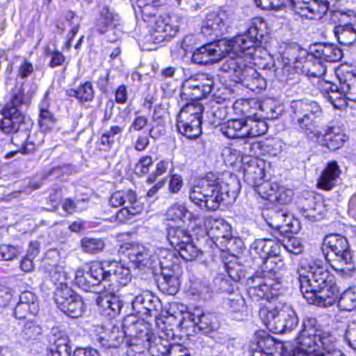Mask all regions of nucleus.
<instances>
[{"label": "nucleus", "instance_id": "nucleus-16", "mask_svg": "<svg viewBox=\"0 0 356 356\" xmlns=\"http://www.w3.org/2000/svg\"><path fill=\"white\" fill-rule=\"evenodd\" d=\"M266 163L264 160L248 157L243 161V171L245 182L253 187L259 186L265 178Z\"/></svg>", "mask_w": 356, "mask_h": 356}, {"label": "nucleus", "instance_id": "nucleus-49", "mask_svg": "<svg viewBox=\"0 0 356 356\" xmlns=\"http://www.w3.org/2000/svg\"><path fill=\"white\" fill-rule=\"evenodd\" d=\"M338 307L342 311H352L356 308V293L349 289L343 292L338 300Z\"/></svg>", "mask_w": 356, "mask_h": 356}, {"label": "nucleus", "instance_id": "nucleus-41", "mask_svg": "<svg viewBox=\"0 0 356 356\" xmlns=\"http://www.w3.org/2000/svg\"><path fill=\"white\" fill-rule=\"evenodd\" d=\"M97 283L101 285L102 282H106L111 278V269L105 270L104 264L100 262H93L90 264L88 270Z\"/></svg>", "mask_w": 356, "mask_h": 356}, {"label": "nucleus", "instance_id": "nucleus-56", "mask_svg": "<svg viewBox=\"0 0 356 356\" xmlns=\"http://www.w3.org/2000/svg\"><path fill=\"white\" fill-rule=\"evenodd\" d=\"M139 321H143L134 315H129L125 317L121 323L122 328L124 329L127 337H132L136 336V330L139 325Z\"/></svg>", "mask_w": 356, "mask_h": 356}, {"label": "nucleus", "instance_id": "nucleus-57", "mask_svg": "<svg viewBox=\"0 0 356 356\" xmlns=\"http://www.w3.org/2000/svg\"><path fill=\"white\" fill-rule=\"evenodd\" d=\"M160 282L159 287L165 293L169 295H175L178 291L179 280L175 276H164Z\"/></svg>", "mask_w": 356, "mask_h": 356}, {"label": "nucleus", "instance_id": "nucleus-39", "mask_svg": "<svg viewBox=\"0 0 356 356\" xmlns=\"http://www.w3.org/2000/svg\"><path fill=\"white\" fill-rule=\"evenodd\" d=\"M70 97H74L81 102H90L93 99L95 92L90 82H86L79 86L76 88L68 91Z\"/></svg>", "mask_w": 356, "mask_h": 356}, {"label": "nucleus", "instance_id": "nucleus-58", "mask_svg": "<svg viewBox=\"0 0 356 356\" xmlns=\"http://www.w3.org/2000/svg\"><path fill=\"white\" fill-rule=\"evenodd\" d=\"M286 269V266L283 260L277 257L267 259L263 266L264 271L273 273V275L284 271Z\"/></svg>", "mask_w": 356, "mask_h": 356}, {"label": "nucleus", "instance_id": "nucleus-17", "mask_svg": "<svg viewBox=\"0 0 356 356\" xmlns=\"http://www.w3.org/2000/svg\"><path fill=\"white\" fill-rule=\"evenodd\" d=\"M341 15L349 17L350 22L334 27V33L338 42L341 44L350 47L356 44V29L353 22H356V13L353 10H342Z\"/></svg>", "mask_w": 356, "mask_h": 356}, {"label": "nucleus", "instance_id": "nucleus-53", "mask_svg": "<svg viewBox=\"0 0 356 356\" xmlns=\"http://www.w3.org/2000/svg\"><path fill=\"white\" fill-rule=\"evenodd\" d=\"M191 289L193 295L207 300L211 298L212 290L209 284L204 281L195 280L191 285Z\"/></svg>", "mask_w": 356, "mask_h": 356}, {"label": "nucleus", "instance_id": "nucleus-35", "mask_svg": "<svg viewBox=\"0 0 356 356\" xmlns=\"http://www.w3.org/2000/svg\"><path fill=\"white\" fill-rule=\"evenodd\" d=\"M75 282L76 285L86 291H94L95 293L96 288L100 286L88 271H84L83 269H78L75 273Z\"/></svg>", "mask_w": 356, "mask_h": 356}, {"label": "nucleus", "instance_id": "nucleus-5", "mask_svg": "<svg viewBox=\"0 0 356 356\" xmlns=\"http://www.w3.org/2000/svg\"><path fill=\"white\" fill-rule=\"evenodd\" d=\"M322 251L325 259L336 271L345 278L355 270L352 253L346 238L339 234H329L324 238Z\"/></svg>", "mask_w": 356, "mask_h": 356}, {"label": "nucleus", "instance_id": "nucleus-37", "mask_svg": "<svg viewBox=\"0 0 356 356\" xmlns=\"http://www.w3.org/2000/svg\"><path fill=\"white\" fill-rule=\"evenodd\" d=\"M271 241L270 238H259L251 245V253L259 255L264 264L267 259H270Z\"/></svg>", "mask_w": 356, "mask_h": 356}, {"label": "nucleus", "instance_id": "nucleus-28", "mask_svg": "<svg viewBox=\"0 0 356 356\" xmlns=\"http://www.w3.org/2000/svg\"><path fill=\"white\" fill-rule=\"evenodd\" d=\"M245 120V138L261 136L268 131L266 122L256 114L248 116Z\"/></svg>", "mask_w": 356, "mask_h": 356}, {"label": "nucleus", "instance_id": "nucleus-33", "mask_svg": "<svg viewBox=\"0 0 356 356\" xmlns=\"http://www.w3.org/2000/svg\"><path fill=\"white\" fill-rule=\"evenodd\" d=\"M49 102L44 98L40 104L39 124L40 129L47 131L51 129L56 122L54 115L49 110Z\"/></svg>", "mask_w": 356, "mask_h": 356}, {"label": "nucleus", "instance_id": "nucleus-18", "mask_svg": "<svg viewBox=\"0 0 356 356\" xmlns=\"http://www.w3.org/2000/svg\"><path fill=\"white\" fill-rule=\"evenodd\" d=\"M170 19L158 18L152 29L150 37L154 43H161L175 36L178 31V26L172 25Z\"/></svg>", "mask_w": 356, "mask_h": 356}, {"label": "nucleus", "instance_id": "nucleus-6", "mask_svg": "<svg viewBox=\"0 0 356 356\" xmlns=\"http://www.w3.org/2000/svg\"><path fill=\"white\" fill-rule=\"evenodd\" d=\"M259 316L266 327L275 333L292 331L298 325L297 315L291 305L278 301L274 307H264Z\"/></svg>", "mask_w": 356, "mask_h": 356}, {"label": "nucleus", "instance_id": "nucleus-44", "mask_svg": "<svg viewBox=\"0 0 356 356\" xmlns=\"http://www.w3.org/2000/svg\"><path fill=\"white\" fill-rule=\"evenodd\" d=\"M324 208L321 202H317L312 199L309 206L302 208V215L309 220H319L324 213Z\"/></svg>", "mask_w": 356, "mask_h": 356}, {"label": "nucleus", "instance_id": "nucleus-43", "mask_svg": "<svg viewBox=\"0 0 356 356\" xmlns=\"http://www.w3.org/2000/svg\"><path fill=\"white\" fill-rule=\"evenodd\" d=\"M337 75L343 92L347 91L355 83V74L353 71L349 70L348 67H340L337 72Z\"/></svg>", "mask_w": 356, "mask_h": 356}, {"label": "nucleus", "instance_id": "nucleus-61", "mask_svg": "<svg viewBox=\"0 0 356 356\" xmlns=\"http://www.w3.org/2000/svg\"><path fill=\"white\" fill-rule=\"evenodd\" d=\"M282 247L289 253L299 254L303 251V245L301 240L296 237L289 238Z\"/></svg>", "mask_w": 356, "mask_h": 356}, {"label": "nucleus", "instance_id": "nucleus-19", "mask_svg": "<svg viewBox=\"0 0 356 356\" xmlns=\"http://www.w3.org/2000/svg\"><path fill=\"white\" fill-rule=\"evenodd\" d=\"M312 54L320 62L328 63L339 61L343 56L341 50L336 44L330 43L315 44Z\"/></svg>", "mask_w": 356, "mask_h": 356}, {"label": "nucleus", "instance_id": "nucleus-40", "mask_svg": "<svg viewBox=\"0 0 356 356\" xmlns=\"http://www.w3.org/2000/svg\"><path fill=\"white\" fill-rule=\"evenodd\" d=\"M192 214L184 206L177 202L172 204L166 211L167 219L177 221H184L186 219L191 220Z\"/></svg>", "mask_w": 356, "mask_h": 356}, {"label": "nucleus", "instance_id": "nucleus-24", "mask_svg": "<svg viewBox=\"0 0 356 356\" xmlns=\"http://www.w3.org/2000/svg\"><path fill=\"white\" fill-rule=\"evenodd\" d=\"M292 115L301 117H309L316 119L321 114V108L316 102L311 100H298L291 104Z\"/></svg>", "mask_w": 356, "mask_h": 356}, {"label": "nucleus", "instance_id": "nucleus-38", "mask_svg": "<svg viewBox=\"0 0 356 356\" xmlns=\"http://www.w3.org/2000/svg\"><path fill=\"white\" fill-rule=\"evenodd\" d=\"M125 337H127V333L124 329L122 328L121 325L120 326L114 325L110 332L109 339L106 340L104 337H100L99 343L103 346L118 347L124 341Z\"/></svg>", "mask_w": 356, "mask_h": 356}, {"label": "nucleus", "instance_id": "nucleus-4", "mask_svg": "<svg viewBox=\"0 0 356 356\" xmlns=\"http://www.w3.org/2000/svg\"><path fill=\"white\" fill-rule=\"evenodd\" d=\"M253 54L229 55L221 64L220 70L229 74L236 82H241L252 90L266 88L264 78L252 67Z\"/></svg>", "mask_w": 356, "mask_h": 356}, {"label": "nucleus", "instance_id": "nucleus-14", "mask_svg": "<svg viewBox=\"0 0 356 356\" xmlns=\"http://www.w3.org/2000/svg\"><path fill=\"white\" fill-rule=\"evenodd\" d=\"M97 293L99 295L96 298V304L102 315L114 318L120 314L123 302L113 289H111L110 284L108 288L104 285V289L99 290Z\"/></svg>", "mask_w": 356, "mask_h": 356}, {"label": "nucleus", "instance_id": "nucleus-63", "mask_svg": "<svg viewBox=\"0 0 356 356\" xmlns=\"http://www.w3.org/2000/svg\"><path fill=\"white\" fill-rule=\"evenodd\" d=\"M228 305L234 312H242L245 308V300L240 294H232L227 298Z\"/></svg>", "mask_w": 356, "mask_h": 356}, {"label": "nucleus", "instance_id": "nucleus-51", "mask_svg": "<svg viewBox=\"0 0 356 356\" xmlns=\"http://www.w3.org/2000/svg\"><path fill=\"white\" fill-rule=\"evenodd\" d=\"M143 209V207L140 202L126 205L116 213V219L120 222H124L131 216L141 213Z\"/></svg>", "mask_w": 356, "mask_h": 356}, {"label": "nucleus", "instance_id": "nucleus-7", "mask_svg": "<svg viewBox=\"0 0 356 356\" xmlns=\"http://www.w3.org/2000/svg\"><path fill=\"white\" fill-rule=\"evenodd\" d=\"M266 33V23L262 17L251 19L248 30L229 41V55L253 54L255 48L259 47L261 39Z\"/></svg>", "mask_w": 356, "mask_h": 356}, {"label": "nucleus", "instance_id": "nucleus-9", "mask_svg": "<svg viewBox=\"0 0 356 356\" xmlns=\"http://www.w3.org/2000/svg\"><path fill=\"white\" fill-rule=\"evenodd\" d=\"M317 321L314 318L308 317L303 321V329L296 338V347L294 355L320 356L321 351L318 350L317 341Z\"/></svg>", "mask_w": 356, "mask_h": 356}, {"label": "nucleus", "instance_id": "nucleus-47", "mask_svg": "<svg viewBox=\"0 0 356 356\" xmlns=\"http://www.w3.org/2000/svg\"><path fill=\"white\" fill-rule=\"evenodd\" d=\"M316 336L318 343H321L324 352L327 353L330 350H335L336 338L330 332H324L316 326Z\"/></svg>", "mask_w": 356, "mask_h": 356}, {"label": "nucleus", "instance_id": "nucleus-29", "mask_svg": "<svg viewBox=\"0 0 356 356\" xmlns=\"http://www.w3.org/2000/svg\"><path fill=\"white\" fill-rule=\"evenodd\" d=\"M245 118L233 119L221 124L222 134L228 138H245Z\"/></svg>", "mask_w": 356, "mask_h": 356}, {"label": "nucleus", "instance_id": "nucleus-20", "mask_svg": "<svg viewBox=\"0 0 356 356\" xmlns=\"http://www.w3.org/2000/svg\"><path fill=\"white\" fill-rule=\"evenodd\" d=\"M208 235L220 242L230 241L232 239V228L223 219L211 218L208 220Z\"/></svg>", "mask_w": 356, "mask_h": 356}, {"label": "nucleus", "instance_id": "nucleus-52", "mask_svg": "<svg viewBox=\"0 0 356 356\" xmlns=\"http://www.w3.org/2000/svg\"><path fill=\"white\" fill-rule=\"evenodd\" d=\"M88 202L84 199L74 201L70 198L64 199L62 203V209L67 214L81 212L87 208Z\"/></svg>", "mask_w": 356, "mask_h": 356}, {"label": "nucleus", "instance_id": "nucleus-55", "mask_svg": "<svg viewBox=\"0 0 356 356\" xmlns=\"http://www.w3.org/2000/svg\"><path fill=\"white\" fill-rule=\"evenodd\" d=\"M163 343L161 339L159 340V342L152 343L149 340V343L146 346V348H148L153 355L156 356H168V353L171 349L172 344H169L167 341Z\"/></svg>", "mask_w": 356, "mask_h": 356}, {"label": "nucleus", "instance_id": "nucleus-50", "mask_svg": "<svg viewBox=\"0 0 356 356\" xmlns=\"http://www.w3.org/2000/svg\"><path fill=\"white\" fill-rule=\"evenodd\" d=\"M177 251L179 252L180 257L186 261H193L202 254L200 250L193 243V238Z\"/></svg>", "mask_w": 356, "mask_h": 356}, {"label": "nucleus", "instance_id": "nucleus-22", "mask_svg": "<svg viewBox=\"0 0 356 356\" xmlns=\"http://www.w3.org/2000/svg\"><path fill=\"white\" fill-rule=\"evenodd\" d=\"M328 9L327 0H312L307 5L294 12L295 15L307 19H321Z\"/></svg>", "mask_w": 356, "mask_h": 356}, {"label": "nucleus", "instance_id": "nucleus-3", "mask_svg": "<svg viewBox=\"0 0 356 356\" xmlns=\"http://www.w3.org/2000/svg\"><path fill=\"white\" fill-rule=\"evenodd\" d=\"M240 188V181L236 176L229 175L220 181L214 174L208 173L191 188L189 199L201 208L215 211L222 202L230 204L234 202Z\"/></svg>", "mask_w": 356, "mask_h": 356}, {"label": "nucleus", "instance_id": "nucleus-8", "mask_svg": "<svg viewBox=\"0 0 356 356\" xmlns=\"http://www.w3.org/2000/svg\"><path fill=\"white\" fill-rule=\"evenodd\" d=\"M203 105L193 102L184 105L177 118V128L179 134L189 139H195L202 134Z\"/></svg>", "mask_w": 356, "mask_h": 356}, {"label": "nucleus", "instance_id": "nucleus-25", "mask_svg": "<svg viewBox=\"0 0 356 356\" xmlns=\"http://www.w3.org/2000/svg\"><path fill=\"white\" fill-rule=\"evenodd\" d=\"M341 174V170L336 161L329 162L318 181V186L325 191L331 190L337 183V179Z\"/></svg>", "mask_w": 356, "mask_h": 356}, {"label": "nucleus", "instance_id": "nucleus-32", "mask_svg": "<svg viewBox=\"0 0 356 356\" xmlns=\"http://www.w3.org/2000/svg\"><path fill=\"white\" fill-rule=\"evenodd\" d=\"M136 330V336L130 337V345L136 346L137 351L143 352L146 346L149 343L150 337L148 333V326L144 321H139V325Z\"/></svg>", "mask_w": 356, "mask_h": 356}, {"label": "nucleus", "instance_id": "nucleus-42", "mask_svg": "<svg viewBox=\"0 0 356 356\" xmlns=\"http://www.w3.org/2000/svg\"><path fill=\"white\" fill-rule=\"evenodd\" d=\"M291 119L296 128L305 134L309 135L313 134L316 129V119L309 117H301L300 115H292Z\"/></svg>", "mask_w": 356, "mask_h": 356}, {"label": "nucleus", "instance_id": "nucleus-64", "mask_svg": "<svg viewBox=\"0 0 356 356\" xmlns=\"http://www.w3.org/2000/svg\"><path fill=\"white\" fill-rule=\"evenodd\" d=\"M345 339L351 348L356 350V321L348 325L345 332Z\"/></svg>", "mask_w": 356, "mask_h": 356}, {"label": "nucleus", "instance_id": "nucleus-46", "mask_svg": "<svg viewBox=\"0 0 356 356\" xmlns=\"http://www.w3.org/2000/svg\"><path fill=\"white\" fill-rule=\"evenodd\" d=\"M280 185L277 183L263 182L258 186V193L271 203H275L276 195Z\"/></svg>", "mask_w": 356, "mask_h": 356}, {"label": "nucleus", "instance_id": "nucleus-12", "mask_svg": "<svg viewBox=\"0 0 356 356\" xmlns=\"http://www.w3.org/2000/svg\"><path fill=\"white\" fill-rule=\"evenodd\" d=\"M213 86L214 80L211 75L197 73L184 81L183 95L191 99H201L211 92Z\"/></svg>", "mask_w": 356, "mask_h": 356}, {"label": "nucleus", "instance_id": "nucleus-21", "mask_svg": "<svg viewBox=\"0 0 356 356\" xmlns=\"http://www.w3.org/2000/svg\"><path fill=\"white\" fill-rule=\"evenodd\" d=\"M347 137L343 129L339 125L328 127L321 139V144L330 150H336L340 148L346 140Z\"/></svg>", "mask_w": 356, "mask_h": 356}, {"label": "nucleus", "instance_id": "nucleus-59", "mask_svg": "<svg viewBox=\"0 0 356 356\" xmlns=\"http://www.w3.org/2000/svg\"><path fill=\"white\" fill-rule=\"evenodd\" d=\"M286 216L282 211H273L270 216V221L268 224L272 227L276 229L280 232H284V227L289 224L285 223ZM287 230H284L286 232Z\"/></svg>", "mask_w": 356, "mask_h": 356}, {"label": "nucleus", "instance_id": "nucleus-2", "mask_svg": "<svg viewBox=\"0 0 356 356\" xmlns=\"http://www.w3.org/2000/svg\"><path fill=\"white\" fill-rule=\"evenodd\" d=\"M29 105V101L25 99L24 91L21 88L16 90L1 110L3 118L0 123L1 131L13 134L11 143L19 146L17 152L24 154L34 152L36 146L41 143V141L31 140V137L29 135L32 122L22 113L23 108Z\"/></svg>", "mask_w": 356, "mask_h": 356}, {"label": "nucleus", "instance_id": "nucleus-48", "mask_svg": "<svg viewBox=\"0 0 356 356\" xmlns=\"http://www.w3.org/2000/svg\"><path fill=\"white\" fill-rule=\"evenodd\" d=\"M111 277H115L120 284H126L131 280V273L129 268L120 265L118 262H112L109 265Z\"/></svg>", "mask_w": 356, "mask_h": 356}, {"label": "nucleus", "instance_id": "nucleus-54", "mask_svg": "<svg viewBox=\"0 0 356 356\" xmlns=\"http://www.w3.org/2000/svg\"><path fill=\"white\" fill-rule=\"evenodd\" d=\"M123 131L124 127H120L118 125L111 126L108 130L106 131L102 135L100 138V143L104 146L111 147L114 143L115 137L118 135H121Z\"/></svg>", "mask_w": 356, "mask_h": 356}, {"label": "nucleus", "instance_id": "nucleus-36", "mask_svg": "<svg viewBox=\"0 0 356 356\" xmlns=\"http://www.w3.org/2000/svg\"><path fill=\"white\" fill-rule=\"evenodd\" d=\"M213 316L210 314H191L189 319L194 323L195 326L204 334H209L215 328Z\"/></svg>", "mask_w": 356, "mask_h": 356}, {"label": "nucleus", "instance_id": "nucleus-26", "mask_svg": "<svg viewBox=\"0 0 356 356\" xmlns=\"http://www.w3.org/2000/svg\"><path fill=\"white\" fill-rule=\"evenodd\" d=\"M279 345L280 343H277L271 336L266 333L259 334L255 347L252 348V356H274Z\"/></svg>", "mask_w": 356, "mask_h": 356}, {"label": "nucleus", "instance_id": "nucleus-10", "mask_svg": "<svg viewBox=\"0 0 356 356\" xmlns=\"http://www.w3.org/2000/svg\"><path fill=\"white\" fill-rule=\"evenodd\" d=\"M248 293L253 300L261 299L270 300L277 298L282 288L277 278L270 277L254 276L247 280Z\"/></svg>", "mask_w": 356, "mask_h": 356}, {"label": "nucleus", "instance_id": "nucleus-27", "mask_svg": "<svg viewBox=\"0 0 356 356\" xmlns=\"http://www.w3.org/2000/svg\"><path fill=\"white\" fill-rule=\"evenodd\" d=\"M118 22V15L108 6H104L95 23L96 30L100 33H104L115 27Z\"/></svg>", "mask_w": 356, "mask_h": 356}, {"label": "nucleus", "instance_id": "nucleus-34", "mask_svg": "<svg viewBox=\"0 0 356 356\" xmlns=\"http://www.w3.org/2000/svg\"><path fill=\"white\" fill-rule=\"evenodd\" d=\"M138 202L135 192L131 190L118 191L113 193L109 200V204L113 207L129 205Z\"/></svg>", "mask_w": 356, "mask_h": 356}, {"label": "nucleus", "instance_id": "nucleus-15", "mask_svg": "<svg viewBox=\"0 0 356 356\" xmlns=\"http://www.w3.org/2000/svg\"><path fill=\"white\" fill-rule=\"evenodd\" d=\"M226 51L227 56H225L224 51L220 48L218 43L207 44L195 50L192 55L191 60L195 64L206 65L218 62L222 58H224L223 63L229 54V44Z\"/></svg>", "mask_w": 356, "mask_h": 356}, {"label": "nucleus", "instance_id": "nucleus-60", "mask_svg": "<svg viewBox=\"0 0 356 356\" xmlns=\"http://www.w3.org/2000/svg\"><path fill=\"white\" fill-rule=\"evenodd\" d=\"M152 164L153 160L152 156L148 155L141 156L134 168L136 174L138 176H143L147 174Z\"/></svg>", "mask_w": 356, "mask_h": 356}, {"label": "nucleus", "instance_id": "nucleus-30", "mask_svg": "<svg viewBox=\"0 0 356 356\" xmlns=\"http://www.w3.org/2000/svg\"><path fill=\"white\" fill-rule=\"evenodd\" d=\"M167 238L170 245L177 250L181 248V246L188 241H191L192 236L190 232L184 228L170 227L168 229Z\"/></svg>", "mask_w": 356, "mask_h": 356}, {"label": "nucleus", "instance_id": "nucleus-45", "mask_svg": "<svg viewBox=\"0 0 356 356\" xmlns=\"http://www.w3.org/2000/svg\"><path fill=\"white\" fill-rule=\"evenodd\" d=\"M82 250L88 254H98L104 248V243L102 239L85 237L81 241Z\"/></svg>", "mask_w": 356, "mask_h": 356}, {"label": "nucleus", "instance_id": "nucleus-11", "mask_svg": "<svg viewBox=\"0 0 356 356\" xmlns=\"http://www.w3.org/2000/svg\"><path fill=\"white\" fill-rule=\"evenodd\" d=\"M54 301L60 311L71 318L81 316L86 311L82 298L67 285L56 288Z\"/></svg>", "mask_w": 356, "mask_h": 356}, {"label": "nucleus", "instance_id": "nucleus-31", "mask_svg": "<svg viewBox=\"0 0 356 356\" xmlns=\"http://www.w3.org/2000/svg\"><path fill=\"white\" fill-rule=\"evenodd\" d=\"M51 340L53 343L49 346L47 356H70L71 348L66 335L63 334Z\"/></svg>", "mask_w": 356, "mask_h": 356}, {"label": "nucleus", "instance_id": "nucleus-13", "mask_svg": "<svg viewBox=\"0 0 356 356\" xmlns=\"http://www.w3.org/2000/svg\"><path fill=\"white\" fill-rule=\"evenodd\" d=\"M124 253L130 262L136 267H152L157 257L154 248L151 245L145 246L138 243H129L124 245Z\"/></svg>", "mask_w": 356, "mask_h": 356}, {"label": "nucleus", "instance_id": "nucleus-62", "mask_svg": "<svg viewBox=\"0 0 356 356\" xmlns=\"http://www.w3.org/2000/svg\"><path fill=\"white\" fill-rule=\"evenodd\" d=\"M22 332L26 338L33 339L42 333V328L34 321H29L25 323Z\"/></svg>", "mask_w": 356, "mask_h": 356}, {"label": "nucleus", "instance_id": "nucleus-1", "mask_svg": "<svg viewBox=\"0 0 356 356\" xmlns=\"http://www.w3.org/2000/svg\"><path fill=\"white\" fill-rule=\"evenodd\" d=\"M300 290L309 304L327 307L338 299L339 290L322 261H301L297 268Z\"/></svg>", "mask_w": 356, "mask_h": 356}, {"label": "nucleus", "instance_id": "nucleus-23", "mask_svg": "<svg viewBox=\"0 0 356 356\" xmlns=\"http://www.w3.org/2000/svg\"><path fill=\"white\" fill-rule=\"evenodd\" d=\"M229 14L223 8L210 12L207 15L202 30L204 32L220 31L229 22Z\"/></svg>", "mask_w": 356, "mask_h": 356}]
</instances>
